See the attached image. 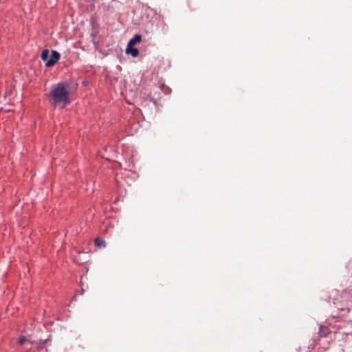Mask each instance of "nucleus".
<instances>
[{"instance_id":"obj_1","label":"nucleus","mask_w":352,"mask_h":352,"mask_svg":"<svg viewBox=\"0 0 352 352\" xmlns=\"http://www.w3.org/2000/svg\"><path fill=\"white\" fill-rule=\"evenodd\" d=\"M78 84L74 81L58 82L50 92L52 102L59 108H64L70 104L76 91Z\"/></svg>"},{"instance_id":"obj_2","label":"nucleus","mask_w":352,"mask_h":352,"mask_svg":"<svg viewBox=\"0 0 352 352\" xmlns=\"http://www.w3.org/2000/svg\"><path fill=\"white\" fill-rule=\"evenodd\" d=\"M60 55L56 51H52V54L50 58L46 62L45 66L47 67H50L54 66L60 59Z\"/></svg>"},{"instance_id":"obj_3","label":"nucleus","mask_w":352,"mask_h":352,"mask_svg":"<svg viewBox=\"0 0 352 352\" xmlns=\"http://www.w3.org/2000/svg\"><path fill=\"white\" fill-rule=\"evenodd\" d=\"M126 53L127 54H131L133 57H137L139 54V50L137 48H134L133 45H127L126 49Z\"/></svg>"},{"instance_id":"obj_4","label":"nucleus","mask_w":352,"mask_h":352,"mask_svg":"<svg viewBox=\"0 0 352 352\" xmlns=\"http://www.w3.org/2000/svg\"><path fill=\"white\" fill-rule=\"evenodd\" d=\"M142 36L140 34H135L128 43L127 45H135L136 43L140 42Z\"/></svg>"},{"instance_id":"obj_5","label":"nucleus","mask_w":352,"mask_h":352,"mask_svg":"<svg viewBox=\"0 0 352 352\" xmlns=\"http://www.w3.org/2000/svg\"><path fill=\"white\" fill-rule=\"evenodd\" d=\"M95 244L97 247L100 248L105 247V241L100 238H96L95 239Z\"/></svg>"},{"instance_id":"obj_6","label":"nucleus","mask_w":352,"mask_h":352,"mask_svg":"<svg viewBox=\"0 0 352 352\" xmlns=\"http://www.w3.org/2000/svg\"><path fill=\"white\" fill-rule=\"evenodd\" d=\"M160 89L165 94H169L171 92V89L165 84H161Z\"/></svg>"},{"instance_id":"obj_7","label":"nucleus","mask_w":352,"mask_h":352,"mask_svg":"<svg viewBox=\"0 0 352 352\" xmlns=\"http://www.w3.org/2000/svg\"><path fill=\"white\" fill-rule=\"evenodd\" d=\"M48 56H49V50H44L41 53V58L44 61L48 60Z\"/></svg>"},{"instance_id":"obj_8","label":"nucleus","mask_w":352,"mask_h":352,"mask_svg":"<svg viewBox=\"0 0 352 352\" xmlns=\"http://www.w3.org/2000/svg\"><path fill=\"white\" fill-rule=\"evenodd\" d=\"M26 342H28V340L25 337H21L19 340V344L21 345L23 344Z\"/></svg>"}]
</instances>
